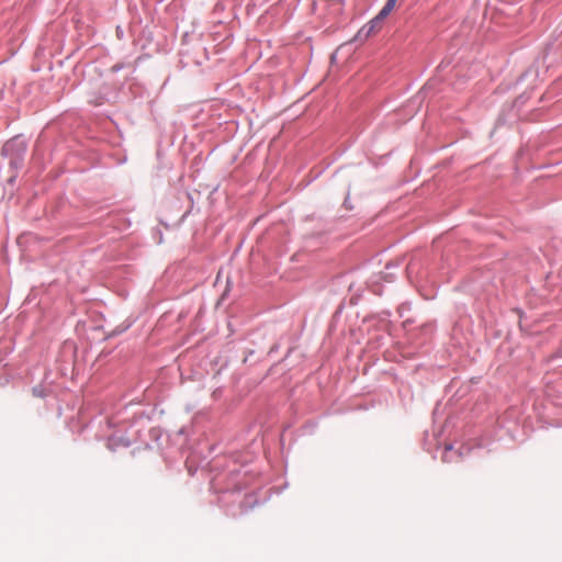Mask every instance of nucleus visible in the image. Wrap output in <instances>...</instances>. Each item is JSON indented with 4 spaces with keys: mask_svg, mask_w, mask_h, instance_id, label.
Listing matches in <instances>:
<instances>
[{
    "mask_svg": "<svg viewBox=\"0 0 562 562\" xmlns=\"http://www.w3.org/2000/svg\"><path fill=\"white\" fill-rule=\"evenodd\" d=\"M392 10L393 9L384 5L379 14L367 25L368 31L366 35L368 36L374 33L376 29H380L382 21L391 13Z\"/></svg>",
    "mask_w": 562,
    "mask_h": 562,
    "instance_id": "nucleus-1",
    "label": "nucleus"
},
{
    "mask_svg": "<svg viewBox=\"0 0 562 562\" xmlns=\"http://www.w3.org/2000/svg\"><path fill=\"white\" fill-rule=\"evenodd\" d=\"M392 10L393 9L384 5L379 14L367 25L368 31L366 35L368 36L374 33L376 29H380L382 21L391 13Z\"/></svg>",
    "mask_w": 562,
    "mask_h": 562,
    "instance_id": "nucleus-2",
    "label": "nucleus"
},
{
    "mask_svg": "<svg viewBox=\"0 0 562 562\" xmlns=\"http://www.w3.org/2000/svg\"><path fill=\"white\" fill-rule=\"evenodd\" d=\"M392 10L393 9L384 5L379 14L367 25L368 31L366 35L368 36L374 33L376 29H380L382 21L391 13Z\"/></svg>",
    "mask_w": 562,
    "mask_h": 562,
    "instance_id": "nucleus-3",
    "label": "nucleus"
},
{
    "mask_svg": "<svg viewBox=\"0 0 562 562\" xmlns=\"http://www.w3.org/2000/svg\"><path fill=\"white\" fill-rule=\"evenodd\" d=\"M396 1L397 0H387L385 5L391 8V9H394Z\"/></svg>",
    "mask_w": 562,
    "mask_h": 562,
    "instance_id": "nucleus-4",
    "label": "nucleus"
},
{
    "mask_svg": "<svg viewBox=\"0 0 562 562\" xmlns=\"http://www.w3.org/2000/svg\"><path fill=\"white\" fill-rule=\"evenodd\" d=\"M11 146L10 143L5 144L4 150H9V147Z\"/></svg>",
    "mask_w": 562,
    "mask_h": 562,
    "instance_id": "nucleus-5",
    "label": "nucleus"
}]
</instances>
